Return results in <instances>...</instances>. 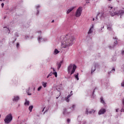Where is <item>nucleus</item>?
<instances>
[{"instance_id":"nucleus-1","label":"nucleus","mask_w":124,"mask_h":124,"mask_svg":"<svg viewBox=\"0 0 124 124\" xmlns=\"http://www.w3.org/2000/svg\"><path fill=\"white\" fill-rule=\"evenodd\" d=\"M74 41V37L71 34H68L65 36L60 37V41L62 48H67L69 46H72Z\"/></svg>"},{"instance_id":"nucleus-2","label":"nucleus","mask_w":124,"mask_h":124,"mask_svg":"<svg viewBox=\"0 0 124 124\" xmlns=\"http://www.w3.org/2000/svg\"><path fill=\"white\" fill-rule=\"evenodd\" d=\"M108 9L110 11H109V14L111 15V16H115V15H120L121 17H122V15H124V11L123 10H120L119 12H117V11H116V9H114L113 11H112V9H113V7L108 6Z\"/></svg>"},{"instance_id":"nucleus-3","label":"nucleus","mask_w":124,"mask_h":124,"mask_svg":"<svg viewBox=\"0 0 124 124\" xmlns=\"http://www.w3.org/2000/svg\"><path fill=\"white\" fill-rule=\"evenodd\" d=\"M12 120H13V116H12V114L9 113L7 116H6L5 119H4V122L5 124H9L12 122Z\"/></svg>"},{"instance_id":"nucleus-4","label":"nucleus","mask_w":124,"mask_h":124,"mask_svg":"<svg viewBox=\"0 0 124 124\" xmlns=\"http://www.w3.org/2000/svg\"><path fill=\"white\" fill-rule=\"evenodd\" d=\"M76 68H77V66H76V65H73L72 64H70L68 67V73H70L71 72V75H72V74L75 72Z\"/></svg>"},{"instance_id":"nucleus-5","label":"nucleus","mask_w":124,"mask_h":124,"mask_svg":"<svg viewBox=\"0 0 124 124\" xmlns=\"http://www.w3.org/2000/svg\"><path fill=\"white\" fill-rule=\"evenodd\" d=\"M83 11V8L79 7L76 11L75 16L76 17H80L82 14V11Z\"/></svg>"},{"instance_id":"nucleus-6","label":"nucleus","mask_w":124,"mask_h":124,"mask_svg":"<svg viewBox=\"0 0 124 124\" xmlns=\"http://www.w3.org/2000/svg\"><path fill=\"white\" fill-rule=\"evenodd\" d=\"M97 17H99L100 19L101 20H102L104 19V17H105V14H104V12H102L101 13H99L95 18V21H97L98 20V18Z\"/></svg>"},{"instance_id":"nucleus-7","label":"nucleus","mask_w":124,"mask_h":124,"mask_svg":"<svg viewBox=\"0 0 124 124\" xmlns=\"http://www.w3.org/2000/svg\"><path fill=\"white\" fill-rule=\"evenodd\" d=\"M95 112V110L92 109H90V108H87L85 111V113L87 115H89V114H94V112Z\"/></svg>"},{"instance_id":"nucleus-8","label":"nucleus","mask_w":124,"mask_h":124,"mask_svg":"<svg viewBox=\"0 0 124 124\" xmlns=\"http://www.w3.org/2000/svg\"><path fill=\"white\" fill-rule=\"evenodd\" d=\"M38 41L39 43H41V42H45L47 41V39L42 38V36H39L38 37Z\"/></svg>"},{"instance_id":"nucleus-9","label":"nucleus","mask_w":124,"mask_h":124,"mask_svg":"<svg viewBox=\"0 0 124 124\" xmlns=\"http://www.w3.org/2000/svg\"><path fill=\"white\" fill-rule=\"evenodd\" d=\"M63 62V61H61L59 62H57V69L58 70H60V68H61V66H62V63Z\"/></svg>"},{"instance_id":"nucleus-10","label":"nucleus","mask_w":124,"mask_h":124,"mask_svg":"<svg viewBox=\"0 0 124 124\" xmlns=\"http://www.w3.org/2000/svg\"><path fill=\"white\" fill-rule=\"evenodd\" d=\"M117 45H118V42H117V41H116V42H114L112 46H109L108 48L110 50H112V49H114V48H115V47H116V46H117Z\"/></svg>"},{"instance_id":"nucleus-11","label":"nucleus","mask_w":124,"mask_h":124,"mask_svg":"<svg viewBox=\"0 0 124 124\" xmlns=\"http://www.w3.org/2000/svg\"><path fill=\"white\" fill-rule=\"evenodd\" d=\"M106 112V109L104 108H101L98 112V115H103Z\"/></svg>"},{"instance_id":"nucleus-12","label":"nucleus","mask_w":124,"mask_h":124,"mask_svg":"<svg viewBox=\"0 0 124 124\" xmlns=\"http://www.w3.org/2000/svg\"><path fill=\"white\" fill-rule=\"evenodd\" d=\"M93 64H94V66H95L96 69H99L100 68V65H99V63L97 62H95Z\"/></svg>"},{"instance_id":"nucleus-13","label":"nucleus","mask_w":124,"mask_h":124,"mask_svg":"<svg viewBox=\"0 0 124 124\" xmlns=\"http://www.w3.org/2000/svg\"><path fill=\"white\" fill-rule=\"evenodd\" d=\"M20 99V97L19 96H14L13 98V101H15V102H17Z\"/></svg>"},{"instance_id":"nucleus-14","label":"nucleus","mask_w":124,"mask_h":124,"mask_svg":"<svg viewBox=\"0 0 124 124\" xmlns=\"http://www.w3.org/2000/svg\"><path fill=\"white\" fill-rule=\"evenodd\" d=\"M96 70L94 65L93 64L92 68H91V74H93V73H94L95 70Z\"/></svg>"},{"instance_id":"nucleus-15","label":"nucleus","mask_w":124,"mask_h":124,"mask_svg":"<svg viewBox=\"0 0 124 124\" xmlns=\"http://www.w3.org/2000/svg\"><path fill=\"white\" fill-rule=\"evenodd\" d=\"M93 25H92V26L90 29L88 33V34H91V33H93Z\"/></svg>"},{"instance_id":"nucleus-16","label":"nucleus","mask_w":124,"mask_h":124,"mask_svg":"<svg viewBox=\"0 0 124 124\" xmlns=\"http://www.w3.org/2000/svg\"><path fill=\"white\" fill-rule=\"evenodd\" d=\"M17 37H19V34L18 33L16 32L15 34V40L14 41H13V43H15V41L17 40Z\"/></svg>"},{"instance_id":"nucleus-17","label":"nucleus","mask_w":124,"mask_h":124,"mask_svg":"<svg viewBox=\"0 0 124 124\" xmlns=\"http://www.w3.org/2000/svg\"><path fill=\"white\" fill-rule=\"evenodd\" d=\"M75 8V7H72L70 9H69L68 10V11H67V14H69V13H70V12H71V11L72 10H73V9H74Z\"/></svg>"},{"instance_id":"nucleus-18","label":"nucleus","mask_w":124,"mask_h":124,"mask_svg":"<svg viewBox=\"0 0 124 124\" xmlns=\"http://www.w3.org/2000/svg\"><path fill=\"white\" fill-rule=\"evenodd\" d=\"M42 85L44 88H46V87H47V82L43 81L42 82Z\"/></svg>"},{"instance_id":"nucleus-19","label":"nucleus","mask_w":124,"mask_h":124,"mask_svg":"<svg viewBox=\"0 0 124 124\" xmlns=\"http://www.w3.org/2000/svg\"><path fill=\"white\" fill-rule=\"evenodd\" d=\"M24 105H25V106H29L30 105V101L27 100V99L25 100V102L24 103Z\"/></svg>"},{"instance_id":"nucleus-20","label":"nucleus","mask_w":124,"mask_h":124,"mask_svg":"<svg viewBox=\"0 0 124 124\" xmlns=\"http://www.w3.org/2000/svg\"><path fill=\"white\" fill-rule=\"evenodd\" d=\"M60 53V51L58 50V49H55L53 54L54 55H57V54H59Z\"/></svg>"},{"instance_id":"nucleus-21","label":"nucleus","mask_w":124,"mask_h":124,"mask_svg":"<svg viewBox=\"0 0 124 124\" xmlns=\"http://www.w3.org/2000/svg\"><path fill=\"white\" fill-rule=\"evenodd\" d=\"M68 112H67V110L66 109V108H64L63 110V114L64 115H66V114H68Z\"/></svg>"},{"instance_id":"nucleus-22","label":"nucleus","mask_w":124,"mask_h":124,"mask_svg":"<svg viewBox=\"0 0 124 124\" xmlns=\"http://www.w3.org/2000/svg\"><path fill=\"white\" fill-rule=\"evenodd\" d=\"M74 76L77 80H79V73H78L77 74L74 75Z\"/></svg>"},{"instance_id":"nucleus-23","label":"nucleus","mask_w":124,"mask_h":124,"mask_svg":"<svg viewBox=\"0 0 124 124\" xmlns=\"http://www.w3.org/2000/svg\"><path fill=\"white\" fill-rule=\"evenodd\" d=\"M4 29H5V31H6V32H8V33H10V30L9 28H8L6 27H4Z\"/></svg>"},{"instance_id":"nucleus-24","label":"nucleus","mask_w":124,"mask_h":124,"mask_svg":"<svg viewBox=\"0 0 124 124\" xmlns=\"http://www.w3.org/2000/svg\"><path fill=\"white\" fill-rule=\"evenodd\" d=\"M36 8L37 9V13H36V15H38L39 14V11L38 10V8H40V5H38L36 7Z\"/></svg>"},{"instance_id":"nucleus-25","label":"nucleus","mask_w":124,"mask_h":124,"mask_svg":"<svg viewBox=\"0 0 124 124\" xmlns=\"http://www.w3.org/2000/svg\"><path fill=\"white\" fill-rule=\"evenodd\" d=\"M79 123L78 124H86L87 122L86 121H79Z\"/></svg>"},{"instance_id":"nucleus-26","label":"nucleus","mask_w":124,"mask_h":124,"mask_svg":"<svg viewBox=\"0 0 124 124\" xmlns=\"http://www.w3.org/2000/svg\"><path fill=\"white\" fill-rule=\"evenodd\" d=\"M32 108H33V106H32V105L29 107V110L30 111V112H31V111H32Z\"/></svg>"},{"instance_id":"nucleus-27","label":"nucleus","mask_w":124,"mask_h":124,"mask_svg":"<svg viewBox=\"0 0 124 124\" xmlns=\"http://www.w3.org/2000/svg\"><path fill=\"white\" fill-rule=\"evenodd\" d=\"M107 30H108V31H112V26H107Z\"/></svg>"},{"instance_id":"nucleus-28","label":"nucleus","mask_w":124,"mask_h":124,"mask_svg":"<svg viewBox=\"0 0 124 124\" xmlns=\"http://www.w3.org/2000/svg\"><path fill=\"white\" fill-rule=\"evenodd\" d=\"M112 72H115V68H113L111 71L108 72V74H110V73H112Z\"/></svg>"},{"instance_id":"nucleus-29","label":"nucleus","mask_w":124,"mask_h":124,"mask_svg":"<svg viewBox=\"0 0 124 124\" xmlns=\"http://www.w3.org/2000/svg\"><path fill=\"white\" fill-rule=\"evenodd\" d=\"M52 74H53L54 76H55L56 78L58 77V73L57 72H55Z\"/></svg>"},{"instance_id":"nucleus-30","label":"nucleus","mask_w":124,"mask_h":124,"mask_svg":"<svg viewBox=\"0 0 124 124\" xmlns=\"http://www.w3.org/2000/svg\"><path fill=\"white\" fill-rule=\"evenodd\" d=\"M76 105H72V107L70 108L72 109V110H74V108H75L76 107Z\"/></svg>"},{"instance_id":"nucleus-31","label":"nucleus","mask_w":124,"mask_h":124,"mask_svg":"<svg viewBox=\"0 0 124 124\" xmlns=\"http://www.w3.org/2000/svg\"><path fill=\"white\" fill-rule=\"evenodd\" d=\"M65 100L66 101V102H69V98H68L67 97L65 98Z\"/></svg>"},{"instance_id":"nucleus-32","label":"nucleus","mask_w":124,"mask_h":124,"mask_svg":"<svg viewBox=\"0 0 124 124\" xmlns=\"http://www.w3.org/2000/svg\"><path fill=\"white\" fill-rule=\"evenodd\" d=\"M41 89H42V86H39L37 89V91L40 92V91H41Z\"/></svg>"},{"instance_id":"nucleus-33","label":"nucleus","mask_w":124,"mask_h":124,"mask_svg":"<svg viewBox=\"0 0 124 124\" xmlns=\"http://www.w3.org/2000/svg\"><path fill=\"white\" fill-rule=\"evenodd\" d=\"M52 74H53L51 72L50 73H49L48 75V76H47L46 78H49V77H50V76H52Z\"/></svg>"},{"instance_id":"nucleus-34","label":"nucleus","mask_w":124,"mask_h":124,"mask_svg":"<svg viewBox=\"0 0 124 124\" xmlns=\"http://www.w3.org/2000/svg\"><path fill=\"white\" fill-rule=\"evenodd\" d=\"M100 99H101V103H103V104L105 103V102H104V100H103V98H101Z\"/></svg>"},{"instance_id":"nucleus-35","label":"nucleus","mask_w":124,"mask_h":124,"mask_svg":"<svg viewBox=\"0 0 124 124\" xmlns=\"http://www.w3.org/2000/svg\"><path fill=\"white\" fill-rule=\"evenodd\" d=\"M103 29H104V26H103V27H101L99 31H101L102 32L103 31H102V30H103Z\"/></svg>"},{"instance_id":"nucleus-36","label":"nucleus","mask_w":124,"mask_h":124,"mask_svg":"<svg viewBox=\"0 0 124 124\" xmlns=\"http://www.w3.org/2000/svg\"><path fill=\"white\" fill-rule=\"evenodd\" d=\"M122 104H123L122 108H124V98L123 99V100H122Z\"/></svg>"},{"instance_id":"nucleus-37","label":"nucleus","mask_w":124,"mask_h":124,"mask_svg":"<svg viewBox=\"0 0 124 124\" xmlns=\"http://www.w3.org/2000/svg\"><path fill=\"white\" fill-rule=\"evenodd\" d=\"M19 46H20V44H19V43H17L16 45V48H19Z\"/></svg>"},{"instance_id":"nucleus-38","label":"nucleus","mask_w":124,"mask_h":124,"mask_svg":"<svg viewBox=\"0 0 124 124\" xmlns=\"http://www.w3.org/2000/svg\"><path fill=\"white\" fill-rule=\"evenodd\" d=\"M121 54L122 55H124V49H122L121 51Z\"/></svg>"},{"instance_id":"nucleus-39","label":"nucleus","mask_w":124,"mask_h":124,"mask_svg":"<svg viewBox=\"0 0 124 124\" xmlns=\"http://www.w3.org/2000/svg\"><path fill=\"white\" fill-rule=\"evenodd\" d=\"M41 31H38L37 32V33H38L39 34V35H40V34H41Z\"/></svg>"},{"instance_id":"nucleus-40","label":"nucleus","mask_w":124,"mask_h":124,"mask_svg":"<svg viewBox=\"0 0 124 124\" xmlns=\"http://www.w3.org/2000/svg\"><path fill=\"white\" fill-rule=\"evenodd\" d=\"M1 7H2V8H3V6H4V3H2L1 4Z\"/></svg>"},{"instance_id":"nucleus-41","label":"nucleus","mask_w":124,"mask_h":124,"mask_svg":"<svg viewBox=\"0 0 124 124\" xmlns=\"http://www.w3.org/2000/svg\"><path fill=\"white\" fill-rule=\"evenodd\" d=\"M67 123H70V119H68L67 120Z\"/></svg>"},{"instance_id":"nucleus-42","label":"nucleus","mask_w":124,"mask_h":124,"mask_svg":"<svg viewBox=\"0 0 124 124\" xmlns=\"http://www.w3.org/2000/svg\"><path fill=\"white\" fill-rule=\"evenodd\" d=\"M28 38H29V36H25V39H28Z\"/></svg>"},{"instance_id":"nucleus-43","label":"nucleus","mask_w":124,"mask_h":124,"mask_svg":"<svg viewBox=\"0 0 124 124\" xmlns=\"http://www.w3.org/2000/svg\"><path fill=\"white\" fill-rule=\"evenodd\" d=\"M121 112H124V108H122L121 110Z\"/></svg>"},{"instance_id":"nucleus-44","label":"nucleus","mask_w":124,"mask_h":124,"mask_svg":"<svg viewBox=\"0 0 124 124\" xmlns=\"http://www.w3.org/2000/svg\"><path fill=\"white\" fill-rule=\"evenodd\" d=\"M80 119H81V117L78 116V121H79V120H80Z\"/></svg>"},{"instance_id":"nucleus-45","label":"nucleus","mask_w":124,"mask_h":124,"mask_svg":"<svg viewBox=\"0 0 124 124\" xmlns=\"http://www.w3.org/2000/svg\"><path fill=\"white\" fill-rule=\"evenodd\" d=\"M27 93H28V95H31V93H29V92H27Z\"/></svg>"},{"instance_id":"nucleus-46","label":"nucleus","mask_w":124,"mask_h":124,"mask_svg":"<svg viewBox=\"0 0 124 124\" xmlns=\"http://www.w3.org/2000/svg\"><path fill=\"white\" fill-rule=\"evenodd\" d=\"M70 96H71V95L69 94L67 97H68V98H69V97H70Z\"/></svg>"},{"instance_id":"nucleus-47","label":"nucleus","mask_w":124,"mask_h":124,"mask_svg":"<svg viewBox=\"0 0 124 124\" xmlns=\"http://www.w3.org/2000/svg\"><path fill=\"white\" fill-rule=\"evenodd\" d=\"M72 91H71V92H70V94H71V95H73V93H72Z\"/></svg>"},{"instance_id":"nucleus-48","label":"nucleus","mask_w":124,"mask_h":124,"mask_svg":"<svg viewBox=\"0 0 124 124\" xmlns=\"http://www.w3.org/2000/svg\"><path fill=\"white\" fill-rule=\"evenodd\" d=\"M51 68L53 69V70L54 72H55V71H56V70H55V68Z\"/></svg>"},{"instance_id":"nucleus-49","label":"nucleus","mask_w":124,"mask_h":124,"mask_svg":"<svg viewBox=\"0 0 124 124\" xmlns=\"http://www.w3.org/2000/svg\"><path fill=\"white\" fill-rule=\"evenodd\" d=\"M116 112H119V109L117 108V109H116Z\"/></svg>"},{"instance_id":"nucleus-50","label":"nucleus","mask_w":124,"mask_h":124,"mask_svg":"<svg viewBox=\"0 0 124 124\" xmlns=\"http://www.w3.org/2000/svg\"><path fill=\"white\" fill-rule=\"evenodd\" d=\"M45 109V107L43 108V109L42 112H43V111H44Z\"/></svg>"},{"instance_id":"nucleus-51","label":"nucleus","mask_w":124,"mask_h":124,"mask_svg":"<svg viewBox=\"0 0 124 124\" xmlns=\"http://www.w3.org/2000/svg\"><path fill=\"white\" fill-rule=\"evenodd\" d=\"M54 22H55V20H53L51 22L54 23Z\"/></svg>"},{"instance_id":"nucleus-52","label":"nucleus","mask_w":124,"mask_h":124,"mask_svg":"<svg viewBox=\"0 0 124 124\" xmlns=\"http://www.w3.org/2000/svg\"><path fill=\"white\" fill-rule=\"evenodd\" d=\"M115 39H116V40H118V38H117V37L114 38Z\"/></svg>"},{"instance_id":"nucleus-53","label":"nucleus","mask_w":124,"mask_h":124,"mask_svg":"<svg viewBox=\"0 0 124 124\" xmlns=\"http://www.w3.org/2000/svg\"><path fill=\"white\" fill-rule=\"evenodd\" d=\"M94 20H95L94 18H93V21H94Z\"/></svg>"},{"instance_id":"nucleus-54","label":"nucleus","mask_w":124,"mask_h":124,"mask_svg":"<svg viewBox=\"0 0 124 124\" xmlns=\"http://www.w3.org/2000/svg\"><path fill=\"white\" fill-rule=\"evenodd\" d=\"M33 91H35V88H33Z\"/></svg>"},{"instance_id":"nucleus-55","label":"nucleus","mask_w":124,"mask_h":124,"mask_svg":"<svg viewBox=\"0 0 124 124\" xmlns=\"http://www.w3.org/2000/svg\"><path fill=\"white\" fill-rule=\"evenodd\" d=\"M93 93H94V90L93 92Z\"/></svg>"},{"instance_id":"nucleus-56","label":"nucleus","mask_w":124,"mask_h":124,"mask_svg":"<svg viewBox=\"0 0 124 124\" xmlns=\"http://www.w3.org/2000/svg\"><path fill=\"white\" fill-rule=\"evenodd\" d=\"M0 117H1V115L0 114Z\"/></svg>"},{"instance_id":"nucleus-57","label":"nucleus","mask_w":124,"mask_h":124,"mask_svg":"<svg viewBox=\"0 0 124 124\" xmlns=\"http://www.w3.org/2000/svg\"><path fill=\"white\" fill-rule=\"evenodd\" d=\"M56 98L58 99V98H59V97H57Z\"/></svg>"},{"instance_id":"nucleus-58","label":"nucleus","mask_w":124,"mask_h":124,"mask_svg":"<svg viewBox=\"0 0 124 124\" xmlns=\"http://www.w3.org/2000/svg\"><path fill=\"white\" fill-rule=\"evenodd\" d=\"M2 0H0V1H2Z\"/></svg>"},{"instance_id":"nucleus-59","label":"nucleus","mask_w":124,"mask_h":124,"mask_svg":"<svg viewBox=\"0 0 124 124\" xmlns=\"http://www.w3.org/2000/svg\"><path fill=\"white\" fill-rule=\"evenodd\" d=\"M30 89H31V88H29V90H30Z\"/></svg>"},{"instance_id":"nucleus-60","label":"nucleus","mask_w":124,"mask_h":124,"mask_svg":"<svg viewBox=\"0 0 124 124\" xmlns=\"http://www.w3.org/2000/svg\"><path fill=\"white\" fill-rule=\"evenodd\" d=\"M4 0H3V1H4Z\"/></svg>"},{"instance_id":"nucleus-61","label":"nucleus","mask_w":124,"mask_h":124,"mask_svg":"<svg viewBox=\"0 0 124 124\" xmlns=\"http://www.w3.org/2000/svg\"><path fill=\"white\" fill-rule=\"evenodd\" d=\"M114 61H116V59H115Z\"/></svg>"},{"instance_id":"nucleus-62","label":"nucleus","mask_w":124,"mask_h":124,"mask_svg":"<svg viewBox=\"0 0 124 124\" xmlns=\"http://www.w3.org/2000/svg\"><path fill=\"white\" fill-rule=\"evenodd\" d=\"M109 0V1H110V0Z\"/></svg>"}]
</instances>
